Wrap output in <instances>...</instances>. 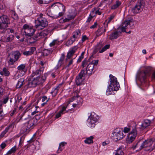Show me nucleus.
<instances>
[{"mask_svg":"<svg viewBox=\"0 0 155 155\" xmlns=\"http://www.w3.org/2000/svg\"><path fill=\"white\" fill-rule=\"evenodd\" d=\"M109 77L110 78V84H109L106 91V94L107 95L111 94L112 92L117 91L120 88L117 78L111 74L110 75Z\"/></svg>","mask_w":155,"mask_h":155,"instance_id":"1","label":"nucleus"},{"mask_svg":"<svg viewBox=\"0 0 155 155\" xmlns=\"http://www.w3.org/2000/svg\"><path fill=\"white\" fill-rule=\"evenodd\" d=\"M38 120L36 118H33L31 119H27L21 128L24 132L28 133L31 129H33L37 124Z\"/></svg>","mask_w":155,"mask_h":155,"instance_id":"2","label":"nucleus"},{"mask_svg":"<svg viewBox=\"0 0 155 155\" xmlns=\"http://www.w3.org/2000/svg\"><path fill=\"white\" fill-rule=\"evenodd\" d=\"M43 15L41 13L37 20L35 21V28L38 30L43 29L48 25L47 19L43 17Z\"/></svg>","mask_w":155,"mask_h":155,"instance_id":"3","label":"nucleus"},{"mask_svg":"<svg viewBox=\"0 0 155 155\" xmlns=\"http://www.w3.org/2000/svg\"><path fill=\"white\" fill-rule=\"evenodd\" d=\"M145 5V3L143 0H138L137 3L133 8H130L129 10L130 15H134L138 13L141 12Z\"/></svg>","mask_w":155,"mask_h":155,"instance_id":"4","label":"nucleus"},{"mask_svg":"<svg viewBox=\"0 0 155 155\" xmlns=\"http://www.w3.org/2000/svg\"><path fill=\"white\" fill-rule=\"evenodd\" d=\"M151 69L150 67L145 68L143 71H140L137 75V79L141 82H145L147 76H150V75Z\"/></svg>","mask_w":155,"mask_h":155,"instance_id":"5","label":"nucleus"},{"mask_svg":"<svg viewBox=\"0 0 155 155\" xmlns=\"http://www.w3.org/2000/svg\"><path fill=\"white\" fill-rule=\"evenodd\" d=\"M21 54L19 51H16L11 53L8 55L9 58L8 60V63L9 65H13L14 63L17 61L20 56Z\"/></svg>","mask_w":155,"mask_h":155,"instance_id":"6","label":"nucleus"},{"mask_svg":"<svg viewBox=\"0 0 155 155\" xmlns=\"http://www.w3.org/2000/svg\"><path fill=\"white\" fill-rule=\"evenodd\" d=\"M46 79V77L45 76L43 77H37L36 78H34L32 79L29 81L28 84V86L29 87H35L38 85L40 84L42 82V81H45Z\"/></svg>","mask_w":155,"mask_h":155,"instance_id":"7","label":"nucleus"},{"mask_svg":"<svg viewBox=\"0 0 155 155\" xmlns=\"http://www.w3.org/2000/svg\"><path fill=\"white\" fill-rule=\"evenodd\" d=\"M9 24V19L7 16L3 15L0 16V29L6 30Z\"/></svg>","mask_w":155,"mask_h":155,"instance_id":"8","label":"nucleus"},{"mask_svg":"<svg viewBox=\"0 0 155 155\" xmlns=\"http://www.w3.org/2000/svg\"><path fill=\"white\" fill-rule=\"evenodd\" d=\"M124 136L122 131L119 129H114L112 133L111 137L116 142L122 140Z\"/></svg>","mask_w":155,"mask_h":155,"instance_id":"9","label":"nucleus"},{"mask_svg":"<svg viewBox=\"0 0 155 155\" xmlns=\"http://www.w3.org/2000/svg\"><path fill=\"white\" fill-rule=\"evenodd\" d=\"M154 143V141L152 139L145 140L144 141H143L142 140L141 148H142L143 149L144 148L147 147L148 148L147 149L148 150L152 151L154 149L155 147L154 145L153 146Z\"/></svg>","mask_w":155,"mask_h":155,"instance_id":"10","label":"nucleus"},{"mask_svg":"<svg viewBox=\"0 0 155 155\" xmlns=\"http://www.w3.org/2000/svg\"><path fill=\"white\" fill-rule=\"evenodd\" d=\"M151 121L150 120L146 119L143 121L141 123L139 122L135 125V128H139L140 130H143L147 129L150 125Z\"/></svg>","mask_w":155,"mask_h":155,"instance_id":"11","label":"nucleus"},{"mask_svg":"<svg viewBox=\"0 0 155 155\" xmlns=\"http://www.w3.org/2000/svg\"><path fill=\"white\" fill-rule=\"evenodd\" d=\"M134 21L132 19L129 20H126L122 23L120 30L122 32H126V29L129 28L130 25H133Z\"/></svg>","mask_w":155,"mask_h":155,"instance_id":"12","label":"nucleus"},{"mask_svg":"<svg viewBox=\"0 0 155 155\" xmlns=\"http://www.w3.org/2000/svg\"><path fill=\"white\" fill-rule=\"evenodd\" d=\"M137 131L136 129H134L131 131L129 134V137L127 139V142L128 143H130L135 139L137 134Z\"/></svg>","mask_w":155,"mask_h":155,"instance_id":"13","label":"nucleus"},{"mask_svg":"<svg viewBox=\"0 0 155 155\" xmlns=\"http://www.w3.org/2000/svg\"><path fill=\"white\" fill-rule=\"evenodd\" d=\"M96 118L92 116V114H91L87 120L88 126L91 128L94 127L95 126V123L96 122Z\"/></svg>","mask_w":155,"mask_h":155,"instance_id":"14","label":"nucleus"},{"mask_svg":"<svg viewBox=\"0 0 155 155\" xmlns=\"http://www.w3.org/2000/svg\"><path fill=\"white\" fill-rule=\"evenodd\" d=\"M44 68L43 67H40L38 69L33 71L31 76L33 77L35 76H38V77H41V74L43 73Z\"/></svg>","mask_w":155,"mask_h":155,"instance_id":"15","label":"nucleus"},{"mask_svg":"<svg viewBox=\"0 0 155 155\" xmlns=\"http://www.w3.org/2000/svg\"><path fill=\"white\" fill-rule=\"evenodd\" d=\"M39 35L37 33L35 34L33 37H28V42L30 43H35L36 41L40 39Z\"/></svg>","mask_w":155,"mask_h":155,"instance_id":"16","label":"nucleus"},{"mask_svg":"<svg viewBox=\"0 0 155 155\" xmlns=\"http://www.w3.org/2000/svg\"><path fill=\"white\" fill-rule=\"evenodd\" d=\"M14 36L12 34L9 35L8 36H3L0 41L5 42H8L12 41L14 39Z\"/></svg>","mask_w":155,"mask_h":155,"instance_id":"17","label":"nucleus"},{"mask_svg":"<svg viewBox=\"0 0 155 155\" xmlns=\"http://www.w3.org/2000/svg\"><path fill=\"white\" fill-rule=\"evenodd\" d=\"M35 30L31 27H30L29 28L26 29L23 31L26 36H28L27 38L28 37H31L33 35L35 32Z\"/></svg>","mask_w":155,"mask_h":155,"instance_id":"18","label":"nucleus"},{"mask_svg":"<svg viewBox=\"0 0 155 155\" xmlns=\"http://www.w3.org/2000/svg\"><path fill=\"white\" fill-rule=\"evenodd\" d=\"M141 145H142V140H140L138 141L136 143L134 144L132 148L133 149H136V151H138L141 150L142 149L141 148Z\"/></svg>","mask_w":155,"mask_h":155,"instance_id":"19","label":"nucleus"},{"mask_svg":"<svg viewBox=\"0 0 155 155\" xmlns=\"http://www.w3.org/2000/svg\"><path fill=\"white\" fill-rule=\"evenodd\" d=\"M74 101H77V103L78 105L81 104L82 102V98L78 95L74 96L72 99H70L69 101V103Z\"/></svg>","mask_w":155,"mask_h":155,"instance_id":"20","label":"nucleus"},{"mask_svg":"<svg viewBox=\"0 0 155 155\" xmlns=\"http://www.w3.org/2000/svg\"><path fill=\"white\" fill-rule=\"evenodd\" d=\"M106 25H104V27L100 28L96 31V36H99L101 35L102 34L106 31Z\"/></svg>","mask_w":155,"mask_h":155,"instance_id":"21","label":"nucleus"},{"mask_svg":"<svg viewBox=\"0 0 155 155\" xmlns=\"http://www.w3.org/2000/svg\"><path fill=\"white\" fill-rule=\"evenodd\" d=\"M94 67V65H93L92 64L89 63L87 65L86 69V73L88 74L89 75H91L93 71Z\"/></svg>","mask_w":155,"mask_h":155,"instance_id":"22","label":"nucleus"},{"mask_svg":"<svg viewBox=\"0 0 155 155\" xmlns=\"http://www.w3.org/2000/svg\"><path fill=\"white\" fill-rule=\"evenodd\" d=\"M121 32L117 31H116L112 33L110 35L109 38L110 40L116 39L119 36V34H121Z\"/></svg>","mask_w":155,"mask_h":155,"instance_id":"23","label":"nucleus"},{"mask_svg":"<svg viewBox=\"0 0 155 155\" xmlns=\"http://www.w3.org/2000/svg\"><path fill=\"white\" fill-rule=\"evenodd\" d=\"M48 13L47 14L50 17H51L54 18H56L58 17H61L63 15V13L62 12H60L58 14V13H57L56 15L55 14H51L50 12L48 11Z\"/></svg>","mask_w":155,"mask_h":155,"instance_id":"24","label":"nucleus"},{"mask_svg":"<svg viewBox=\"0 0 155 155\" xmlns=\"http://www.w3.org/2000/svg\"><path fill=\"white\" fill-rule=\"evenodd\" d=\"M50 32V31H49L46 30L41 32H38V33L39 35V36H40V38H41L47 35Z\"/></svg>","mask_w":155,"mask_h":155,"instance_id":"25","label":"nucleus"},{"mask_svg":"<svg viewBox=\"0 0 155 155\" xmlns=\"http://www.w3.org/2000/svg\"><path fill=\"white\" fill-rule=\"evenodd\" d=\"M0 74L1 75H4L5 76H8L10 75V73L7 69L4 68L2 71L0 72Z\"/></svg>","mask_w":155,"mask_h":155,"instance_id":"26","label":"nucleus"},{"mask_svg":"<svg viewBox=\"0 0 155 155\" xmlns=\"http://www.w3.org/2000/svg\"><path fill=\"white\" fill-rule=\"evenodd\" d=\"M94 137L93 136H91L90 137L86 138V140L84 141V143H85L88 144H91L93 143V139H94Z\"/></svg>","mask_w":155,"mask_h":155,"instance_id":"27","label":"nucleus"},{"mask_svg":"<svg viewBox=\"0 0 155 155\" xmlns=\"http://www.w3.org/2000/svg\"><path fill=\"white\" fill-rule=\"evenodd\" d=\"M103 45L101 43L98 44L95 46V49L93 51V53L95 54L99 50H100L103 47Z\"/></svg>","mask_w":155,"mask_h":155,"instance_id":"28","label":"nucleus"},{"mask_svg":"<svg viewBox=\"0 0 155 155\" xmlns=\"http://www.w3.org/2000/svg\"><path fill=\"white\" fill-rule=\"evenodd\" d=\"M26 64H21L18 67L17 69L18 71H23L25 70L26 71L27 69L26 68Z\"/></svg>","mask_w":155,"mask_h":155,"instance_id":"29","label":"nucleus"},{"mask_svg":"<svg viewBox=\"0 0 155 155\" xmlns=\"http://www.w3.org/2000/svg\"><path fill=\"white\" fill-rule=\"evenodd\" d=\"M82 77L80 76L77 77L76 80V84L78 85H80L82 83L83 81Z\"/></svg>","mask_w":155,"mask_h":155,"instance_id":"30","label":"nucleus"},{"mask_svg":"<svg viewBox=\"0 0 155 155\" xmlns=\"http://www.w3.org/2000/svg\"><path fill=\"white\" fill-rule=\"evenodd\" d=\"M41 98L42 99V101L44 102L43 103L41 104L42 106H44L45 104H46L47 102L50 99L49 98H48L47 97L45 96L41 97Z\"/></svg>","mask_w":155,"mask_h":155,"instance_id":"31","label":"nucleus"},{"mask_svg":"<svg viewBox=\"0 0 155 155\" xmlns=\"http://www.w3.org/2000/svg\"><path fill=\"white\" fill-rule=\"evenodd\" d=\"M24 81V80L23 78L19 79L16 84V88H20L23 85Z\"/></svg>","mask_w":155,"mask_h":155,"instance_id":"32","label":"nucleus"},{"mask_svg":"<svg viewBox=\"0 0 155 155\" xmlns=\"http://www.w3.org/2000/svg\"><path fill=\"white\" fill-rule=\"evenodd\" d=\"M64 58V54H62L61 57L58 61V64L57 65L58 68L60 67L63 64V61Z\"/></svg>","mask_w":155,"mask_h":155,"instance_id":"33","label":"nucleus"},{"mask_svg":"<svg viewBox=\"0 0 155 155\" xmlns=\"http://www.w3.org/2000/svg\"><path fill=\"white\" fill-rule=\"evenodd\" d=\"M67 107H65L64 106L63 107L62 110H61L58 113L56 114V118H58L61 116V114H63V111L65 110Z\"/></svg>","mask_w":155,"mask_h":155,"instance_id":"34","label":"nucleus"},{"mask_svg":"<svg viewBox=\"0 0 155 155\" xmlns=\"http://www.w3.org/2000/svg\"><path fill=\"white\" fill-rule=\"evenodd\" d=\"M121 3L119 1H117L115 4L113 5L111 7V9H115L117 8L120 5Z\"/></svg>","mask_w":155,"mask_h":155,"instance_id":"35","label":"nucleus"},{"mask_svg":"<svg viewBox=\"0 0 155 155\" xmlns=\"http://www.w3.org/2000/svg\"><path fill=\"white\" fill-rule=\"evenodd\" d=\"M91 57L88 60L86 59H85L84 61H83L82 63V66L84 68L86 65H88V62L89 61L90 59L91 58Z\"/></svg>","mask_w":155,"mask_h":155,"instance_id":"36","label":"nucleus"},{"mask_svg":"<svg viewBox=\"0 0 155 155\" xmlns=\"http://www.w3.org/2000/svg\"><path fill=\"white\" fill-rule=\"evenodd\" d=\"M75 15H72L71 14H69L68 15V18H66L64 20V21L65 22L67 21H69L72 19L74 18L75 17Z\"/></svg>","mask_w":155,"mask_h":155,"instance_id":"37","label":"nucleus"},{"mask_svg":"<svg viewBox=\"0 0 155 155\" xmlns=\"http://www.w3.org/2000/svg\"><path fill=\"white\" fill-rule=\"evenodd\" d=\"M115 155H123L124 152L120 148H119L115 153Z\"/></svg>","mask_w":155,"mask_h":155,"instance_id":"38","label":"nucleus"},{"mask_svg":"<svg viewBox=\"0 0 155 155\" xmlns=\"http://www.w3.org/2000/svg\"><path fill=\"white\" fill-rule=\"evenodd\" d=\"M16 150V146H15L10 150L6 153L7 155H10L15 153Z\"/></svg>","mask_w":155,"mask_h":155,"instance_id":"39","label":"nucleus"},{"mask_svg":"<svg viewBox=\"0 0 155 155\" xmlns=\"http://www.w3.org/2000/svg\"><path fill=\"white\" fill-rule=\"evenodd\" d=\"M67 144V143L65 142H62L60 143L59 144V147L58 150L57 151V153H60L61 152L62 149H61V146H62V147L64 146L66 144Z\"/></svg>","mask_w":155,"mask_h":155,"instance_id":"40","label":"nucleus"},{"mask_svg":"<svg viewBox=\"0 0 155 155\" xmlns=\"http://www.w3.org/2000/svg\"><path fill=\"white\" fill-rule=\"evenodd\" d=\"M51 53L50 50L48 49H45L43 51V54L44 56H47Z\"/></svg>","mask_w":155,"mask_h":155,"instance_id":"41","label":"nucleus"},{"mask_svg":"<svg viewBox=\"0 0 155 155\" xmlns=\"http://www.w3.org/2000/svg\"><path fill=\"white\" fill-rule=\"evenodd\" d=\"M110 45H105L102 48V49L99 52L100 53H102L103 52L105 51L107 49L109 48L110 47Z\"/></svg>","mask_w":155,"mask_h":155,"instance_id":"42","label":"nucleus"},{"mask_svg":"<svg viewBox=\"0 0 155 155\" xmlns=\"http://www.w3.org/2000/svg\"><path fill=\"white\" fill-rule=\"evenodd\" d=\"M114 16L113 15H111L110 17L108 19V20L107 22V24H106V27H108V23H109L111 20L113 19V18H114Z\"/></svg>","mask_w":155,"mask_h":155,"instance_id":"43","label":"nucleus"},{"mask_svg":"<svg viewBox=\"0 0 155 155\" xmlns=\"http://www.w3.org/2000/svg\"><path fill=\"white\" fill-rule=\"evenodd\" d=\"M86 74H87L86 72L85 73L84 69H82L81 72L79 74L78 76L83 77Z\"/></svg>","mask_w":155,"mask_h":155,"instance_id":"44","label":"nucleus"},{"mask_svg":"<svg viewBox=\"0 0 155 155\" xmlns=\"http://www.w3.org/2000/svg\"><path fill=\"white\" fill-rule=\"evenodd\" d=\"M23 54L26 56H28L32 54V52H30V51H25L23 52Z\"/></svg>","mask_w":155,"mask_h":155,"instance_id":"45","label":"nucleus"},{"mask_svg":"<svg viewBox=\"0 0 155 155\" xmlns=\"http://www.w3.org/2000/svg\"><path fill=\"white\" fill-rule=\"evenodd\" d=\"M15 123L14 122L12 123L11 124H10L6 128L9 130L10 129H13Z\"/></svg>","mask_w":155,"mask_h":155,"instance_id":"46","label":"nucleus"},{"mask_svg":"<svg viewBox=\"0 0 155 155\" xmlns=\"http://www.w3.org/2000/svg\"><path fill=\"white\" fill-rule=\"evenodd\" d=\"M77 48L76 47H75L72 48V49L69 52V53H70L72 55L75 53V51L77 50Z\"/></svg>","mask_w":155,"mask_h":155,"instance_id":"47","label":"nucleus"},{"mask_svg":"<svg viewBox=\"0 0 155 155\" xmlns=\"http://www.w3.org/2000/svg\"><path fill=\"white\" fill-rule=\"evenodd\" d=\"M8 130L6 128L5 130L3 131L1 134L0 137H3L8 132Z\"/></svg>","mask_w":155,"mask_h":155,"instance_id":"48","label":"nucleus"},{"mask_svg":"<svg viewBox=\"0 0 155 155\" xmlns=\"http://www.w3.org/2000/svg\"><path fill=\"white\" fill-rule=\"evenodd\" d=\"M66 62H68V64L67 65V67H69L70 65L72 64L73 62V59H70L69 60H68V61H66Z\"/></svg>","mask_w":155,"mask_h":155,"instance_id":"49","label":"nucleus"},{"mask_svg":"<svg viewBox=\"0 0 155 155\" xmlns=\"http://www.w3.org/2000/svg\"><path fill=\"white\" fill-rule=\"evenodd\" d=\"M98 60H95L94 61H92L91 63H90V64H92L93 65H97L98 63Z\"/></svg>","mask_w":155,"mask_h":155,"instance_id":"50","label":"nucleus"},{"mask_svg":"<svg viewBox=\"0 0 155 155\" xmlns=\"http://www.w3.org/2000/svg\"><path fill=\"white\" fill-rule=\"evenodd\" d=\"M97 8H93V9L91 11V13L90 15H91L94 16L95 15V11Z\"/></svg>","mask_w":155,"mask_h":155,"instance_id":"51","label":"nucleus"},{"mask_svg":"<svg viewBox=\"0 0 155 155\" xmlns=\"http://www.w3.org/2000/svg\"><path fill=\"white\" fill-rule=\"evenodd\" d=\"M73 42L71 41V40L70 39L69 40L66 42V45L67 46H68L70 45H72L73 44Z\"/></svg>","mask_w":155,"mask_h":155,"instance_id":"52","label":"nucleus"},{"mask_svg":"<svg viewBox=\"0 0 155 155\" xmlns=\"http://www.w3.org/2000/svg\"><path fill=\"white\" fill-rule=\"evenodd\" d=\"M57 40H54L53 41L50 43V45L51 47H52V46H54L56 43H57Z\"/></svg>","mask_w":155,"mask_h":155,"instance_id":"53","label":"nucleus"},{"mask_svg":"<svg viewBox=\"0 0 155 155\" xmlns=\"http://www.w3.org/2000/svg\"><path fill=\"white\" fill-rule=\"evenodd\" d=\"M59 88H60L59 87H58V89H56V88H55L54 89V90L53 91L51 92L52 94L54 93V95H56V94H57V93L58 92V91L59 90Z\"/></svg>","mask_w":155,"mask_h":155,"instance_id":"54","label":"nucleus"},{"mask_svg":"<svg viewBox=\"0 0 155 155\" xmlns=\"http://www.w3.org/2000/svg\"><path fill=\"white\" fill-rule=\"evenodd\" d=\"M94 16L91 15H90L89 17L88 18L87 20V22H89L91 21L92 20V18Z\"/></svg>","mask_w":155,"mask_h":155,"instance_id":"55","label":"nucleus"},{"mask_svg":"<svg viewBox=\"0 0 155 155\" xmlns=\"http://www.w3.org/2000/svg\"><path fill=\"white\" fill-rule=\"evenodd\" d=\"M72 55L70 53H68L67 54V58L66 59V61H68V60H69L71 58V57Z\"/></svg>","mask_w":155,"mask_h":155,"instance_id":"56","label":"nucleus"},{"mask_svg":"<svg viewBox=\"0 0 155 155\" xmlns=\"http://www.w3.org/2000/svg\"><path fill=\"white\" fill-rule=\"evenodd\" d=\"M29 148L30 149H31V148H32V150H35L36 149V147L34 146L33 144L31 145L30 146H29L28 145L27 147V148Z\"/></svg>","mask_w":155,"mask_h":155,"instance_id":"57","label":"nucleus"},{"mask_svg":"<svg viewBox=\"0 0 155 155\" xmlns=\"http://www.w3.org/2000/svg\"><path fill=\"white\" fill-rule=\"evenodd\" d=\"M97 25V22H95L94 23V25L91 26L90 27V28H94L96 27Z\"/></svg>","mask_w":155,"mask_h":155,"instance_id":"58","label":"nucleus"},{"mask_svg":"<svg viewBox=\"0 0 155 155\" xmlns=\"http://www.w3.org/2000/svg\"><path fill=\"white\" fill-rule=\"evenodd\" d=\"M130 130V129L129 128L125 127L124 128V132L125 133L128 132Z\"/></svg>","mask_w":155,"mask_h":155,"instance_id":"59","label":"nucleus"},{"mask_svg":"<svg viewBox=\"0 0 155 155\" xmlns=\"http://www.w3.org/2000/svg\"><path fill=\"white\" fill-rule=\"evenodd\" d=\"M8 97H6L4 99L3 101V104H6L8 101Z\"/></svg>","mask_w":155,"mask_h":155,"instance_id":"60","label":"nucleus"},{"mask_svg":"<svg viewBox=\"0 0 155 155\" xmlns=\"http://www.w3.org/2000/svg\"><path fill=\"white\" fill-rule=\"evenodd\" d=\"M99 9L100 8H98L97 10H96V11H95V15L96 14H98L99 15H101V12L99 11Z\"/></svg>","mask_w":155,"mask_h":155,"instance_id":"61","label":"nucleus"},{"mask_svg":"<svg viewBox=\"0 0 155 155\" xmlns=\"http://www.w3.org/2000/svg\"><path fill=\"white\" fill-rule=\"evenodd\" d=\"M87 39V37L86 35L83 36L82 38V42H83Z\"/></svg>","mask_w":155,"mask_h":155,"instance_id":"62","label":"nucleus"},{"mask_svg":"<svg viewBox=\"0 0 155 155\" xmlns=\"http://www.w3.org/2000/svg\"><path fill=\"white\" fill-rule=\"evenodd\" d=\"M0 146L3 149L6 146V144L5 143H3L1 144Z\"/></svg>","mask_w":155,"mask_h":155,"instance_id":"63","label":"nucleus"},{"mask_svg":"<svg viewBox=\"0 0 155 155\" xmlns=\"http://www.w3.org/2000/svg\"><path fill=\"white\" fill-rule=\"evenodd\" d=\"M23 31H24V30H25L26 29L29 28H30L29 27V26L28 25H26V24L25 25L23 26Z\"/></svg>","mask_w":155,"mask_h":155,"instance_id":"64","label":"nucleus"}]
</instances>
